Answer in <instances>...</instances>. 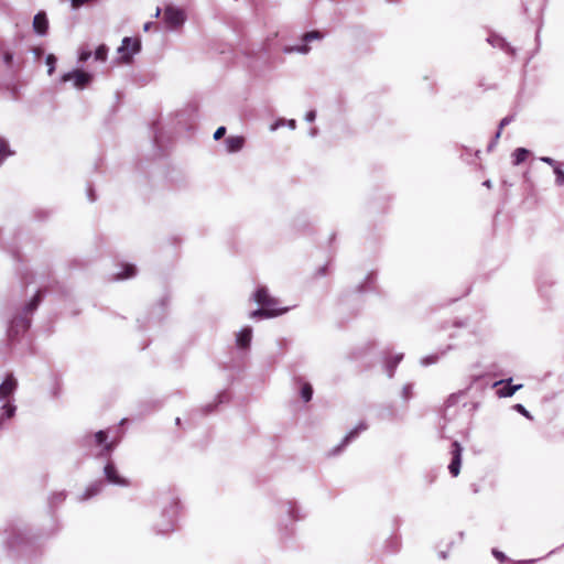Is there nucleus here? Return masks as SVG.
Segmentation results:
<instances>
[{
  "instance_id": "obj_32",
  "label": "nucleus",
  "mask_w": 564,
  "mask_h": 564,
  "mask_svg": "<svg viewBox=\"0 0 564 564\" xmlns=\"http://www.w3.org/2000/svg\"><path fill=\"white\" fill-rule=\"evenodd\" d=\"M494 555L499 558L500 561H502L505 558V554L502 552H499V551H496L494 550L492 551Z\"/></svg>"
},
{
  "instance_id": "obj_21",
  "label": "nucleus",
  "mask_w": 564,
  "mask_h": 564,
  "mask_svg": "<svg viewBox=\"0 0 564 564\" xmlns=\"http://www.w3.org/2000/svg\"><path fill=\"white\" fill-rule=\"evenodd\" d=\"M310 46L307 44H303V45H299V46H290V47H285L284 48V52L285 53H292V52H299V53H302V54H307L310 52Z\"/></svg>"
},
{
  "instance_id": "obj_9",
  "label": "nucleus",
  "mask_w": 564,
  "mask_h": 564,
  "mask_svg": "<svg viewBox=\"0 0 564 564\" xmlns=\"http://www.w3.org/2000/svg\"><path fill=\"white\" fill-rule=\"evenodd\" d=\"M33 29L40 35L46 34L48 29V21L44 12H39L35 14L33 19Z\"/></svg>"
},
{
  "instance_id": "obj_38",
  "label": "nucleus",
  "mask_w": 564,
  "mask_h": 564,
  "mask_svg": "<svg viewBox=\"0 0 564 564\" xmlns=\"http://www.w3.org/2000/svg\"><path fill=\"white\" fill-rule=\"evenodd\" d=\"M454 400H455V395H451L447 402L448 403H454Z\"/></svg>"
},
{
  "instance_id": "obj_39",
  "label": "nucleus",
  "mask_w": 564,
  "mask_h": 564,
  "mask_svg": "<svg viewBox=\"0 0 564 564\" xmlns=\"http://www.w3.org/2000/svg\"><path fill=\"white\" fill-rule=\"evenodd\" d=\"M543 161H544V162H546V163H549V164H551V163H552V159H550V158L543 159Z\"/></svg>"
},
{
  "instance_id": "obj_11",
  "label": "nucleus",
  "mask_w": 564,
  "mask_h": 564,
  "mask_svg": "<svg viewBox=\"0 0 564 564\" xmlns=\"http://www.w3.org/2000/svg\"><path fill=\"white\" fill-rule=\"evenodd\" d=\"M225 142L228 152H238L245 145V138L241 135H230L226 139Z\"/></svg>"
},
{
  "instance_id": "obj_5",
  "label": "nucleus",
  "mask_w": 564,
  "mask_h": 564,
  "mask_svg": "<svg viewBox=\"0 0 564 564\" xmlns=\"http://www.w3.org/2000/svg\"><path fill=\"white\" fill-rule=\"evenodd\" d=\"M91 79L93 77L89 73H86L80 69H75L70 73H66L61 78L63 83L72 80L74 83V86L78 89L85 88L91 82Z\"/></svg>"
},
{
  "instance_id": "obj_36",
  "label": "nucleus",
  "mask_w": 564,
  "mask_h": 564,
  "mask_svg": "<svg viewBox=\"0 0 564 564\" xmlns=\"http://www.w3.org/2000/svg\"><path fill=\"white\" fill-rule=\"evenodd\" d=\"M153 23L152 22H147L143 26V30L144 31H149L151 28H152Z\"/></svg>"
},
{
  "instance_id": "obj_35",
  "label": "nucleus",
  "mask_w": 564,
  "mask_h": 564,
  "mask_svg": "<svg viewBox=\"0 0 564 564\" xmlns=\"http://www.w3.org/2000/svg\"><path fill=\"white\" fill-rule=\"evenodd\" d=\"M34 53H35V55H36L37 57H40V56L42 55L43 51H42V48H41V47H35V48H34Z\"/></svg>"
},
{
  "instance_id": "obj_12",
  "label": "nucleus",
  "mask_w": 564,
  "mask_h": 564,
  "mask_svg": "<svg viewBox=\"0 0 564 564\" xmlns=\"http://www.w3.org/2000/svg\"><path fill=\"white\" fill-rule=\"evenodd\" d=\"M452 462L448 466L449 471L453 476H458V442L455 441L452 445Z\"/></svg>"
},
{
  "instance_id": "obj_15",
  "label": "nucleus",
  "mask_w": 564,
  "mask_h": 564,
  "mask_svg": "<svg viewBox=\"0 0 564 564\" xmlns=\"http://www.w3.org/2000/svg\"><path fill=\"white\" fill-rule=\"evenodd\" d=\"M135 272H137V269L133 264L124 263V264H122V271H120L116 274V279H118V280L128 279V278L133 276L135 274Z\"/></svg>"
},
{
  "instance_id": "obj_41",
  "label": "nucleus",
  "mask_w": 564,
  "mask_h": 564,
  "mask_svg": "<svg viewBox=\"0 0 564 564\" xmlns=\"http://www.w3.org/2000/svg\"><path fill=\"white\" fill-rule=\"evenodd\" d=\"M326 268H322V274H325Z\"/></svg>"
},
{
  "instance_id": "obj_25",
  "label": "nucleus",
  "mask_w": 564,
  "mask_h": 564,
  "mask_svg": "<svg viewBox=\"0 0 564 564\" xmlns=\"http://www.w3.org/2000/svg\"><path fill=\"white\" fill-rule=\"evenodd\" d=\"M513 409L517 412L521 413L527 419H532L530 412L522 404L518 403V404L513 405Z\"/></svg>"
},
{
  "instance_id": "obj_3",
  "label": "nucleus",
  "mask_w": 564,
  "mask_h": 564,
  "mask_svg": "<svg viewBox=\"0 0 564 564\" xmlns=\"http://www.w3.org/2000/svg\"><path fill=\"white\" fill-rule=\"evenodd\" d=\"M141 48V42L138 37H124L118 52L120 53V59L123 63H129L132 55L138 53Z\"/></svg>"
},
{
  "instance_id": "obj_13",
  "label": "nucleus",
  "mask_w": 564,
  "mask_h": 564,
  "mask_svg": "<svg viewBox=\"0 0 564 564\" xmlns=\"http://www.w3.org/2000/svg\"><path fill=\"white\" fill-rule=\"evenodd\" d=\"M108 438V434L105 431H98L94 434V440L96 445H104V449L106 452H110L112 449V443H106Z\"/></svg>"
},
{
  "instance_id": "obj_19",
  "label": "nucleus",
  "mask_w": 564,
  "mask_h": 564,
  "mask_svg": "<svg viewBox=\"0 0 564 564\" xmlns=\"http://www.w3.org/2000/svg\"><path fill=\"white\" fill-rule=\"evenodd\" d=\"M11 154L9 145L6 140L0 139V164L3 162L6 158Z\"/></svg>"
},
{
  "instance_id": "obj_17",
  "label": "nucleus",
  "mask_w": 564,
  "mask_h": 564,
  "mask_svg": "<svg viewBox=\"0 0 564 564\" xmlns=\"http://www.w3.org/2000/svg\"><path fill=\"white\" fill-rule=\"evenodd\" d=\"M42 300V292L37 291L36 294L33 296V299L26 304L25 306V313L24 315L28 316L29 313H32L35 311L41 303Z\"/></svg>"
},
{
  "instance_id": "obj_7",
  "label": "nucleus",
  "mask_w": 564,
  "mask_h": 564,
  "mask_svg": "<svg viewBox=\"0 0 564 564\" xmlns=\"http://www.w3.org/2000/svg\"><path fill=\"white\" fill-rule=\"evenodd\" d=\"M105 475H106L107 480L111 484L119 485V486H128L129 485L128 480L118 474L117 468L111 463H108L105 466Z\"/></svg>"
},
{
  "instance_id": "obj_16",
  "label": "nucleus",
  "mask_w": 564,
  "mask_h": 564,
  "mask_svg": "<svg viewBox=\"0 0 564 564\" xmlns=\"http://www.w3.org/2000/svg\"><path fill=\"white\" fill-rule=\"evenodd\" d=\"M101 487H102L101 482H96V484L90 485L86 489L84 495L82 496L80 500L84 501V500H87V499L98 495L101 491Z\"/></svg>"
},
{
  "instance_id": "obj_1",
  "label": "nucleus",
  "mask_w": 564,
  "mask_h": 564,
  "mask_svg": "<svg viewBox=\"0 0 564 564\" xmlns=\"http://www.w3.org/2000/svg\"><path fill=\"white\" fill-rule=\"evenodd\" d=\"M252 299L260 306L249 314V317L252 319L273 318L288 311L286 307L280 306V301L272 296L265 286H259L253 293Z\"/></svg>"
},
{
  "instance_id": "obj_10",
  "label": "nucleus",
  "mask_w": 564,
  "mask_h": 564,
  "mask_svg": "<svg viewBox=\"0 0 564 564\" xmlns=\"http://www.w3.org/2000/svg\"><path fill=\"white\" fill-rule=\"evenodd\" d=\"M252 338V330L249 327L241 329L237 335V346L241 350H246L250 347Z\"/></svg>"
},
{
  "instance_id": "obj_18",
  "label": "nucleus",
  "mask_w": 564,
  "mask_h": 564,
  "mask_svg": "<svg viewBox=\"0 0 564 564\" xmlns=\"http://www.w3.org/2000/svg\"><path fill=\"white\" fill-rule=\"evenodd\" d=\"M313 397V388L308 382H304L301 388V398L304 402H310Z\"/></svg>"
},
{
  "instance_id": "obj_30",
  "label": "nucleus",
  "mask_w": 564,
  "mask_h": 564,
  "mask_svg": "<svg viewBox=\"0 0 564 564\" xmlns=\"http://www.w3.org/2000/svg\"><path fill=\"white\" fill-rule=\"evenodd\" d=\"M3 59H4V63H6L8 66H10V65L12 64V61H13V55H12V53H10V52H6V53L3 54Z\"/></svg>"
},
{
  "instance_id": "obj_31",
  "label": "nucleus",
  "mask_w": 564,
  "mask_h": 564,
  "mask_svg": "<svg viewBox=\"0 0 564 564\" xmlns=\"http://www.w3.org/2000/svg\"><path fill=\"white\" fill-rule=\"evenodd\" d=\"M6 409H7L8 416L11 417L14 413L15 408L11 404H7Z\"/></svg>"
},
{
  "instance_id": "obj_26",
  "label": "nucleus",
  "mask_w": 564,
  "mask_h": 564,
  "mask_svg": "<svg viewBox=\"0 0 564 564\" xmlns=\"http://www.w3.org/2000/svg\"><path fill=\"white\" fill-rule=\"evenodd\" d=\"M554 173L556 175V183L558 185H564V172L561 169L555 167Z\"/></svg>"
},
{
  "instance_id": "obj_34",
  "label": "nucleus",
  "mask_w": 564,
  "mask_h": 564,
  "mask_svg": "<svg viewBox=\"0 0 564 564\" xmlns=\"http://www.w3.org/2000/svg\"><path fill=\"white\" fill-rule=\"evenodd\" d=\"M177 508H178L177 502H173V507H172V514L173 516H175L177 513Z\"/></svg>"
},
{
  "instance_id": "obj_14",
  "label": "nucleus",
  "mask_w": 564,
  "mask_h": 564,
  "mask_svg": "<svg viewBox=\"0 0 564 564\" xmlns=\"http://www.w3.org/2000/svg\"><path fill=\"white\" fill-rule=\"evenodd\" d=\"M530 155V151L524 149V148H518L514 150V152L512 153V163L513 165H519L523 162L527 161V159L529 158Z\"/></svg>"
},
{
  "instance_id": "obj_29",
  "label": "nucleus",
  "mask_w": 564,
  "mask_h": 564,
  "mask_svg": "<svg viewBox=\"0 0 564 564\" xmlns=\"http://www.w3.org/2000/svg\"><path fill=\"white\" fill-rule=\"evenodd\" d=\"M90 56H91V52L90 51H82L80 54H79V61L80 62H86Z\"/></svg>"
},
{
  "instance_id": "obj_40",
  "label": "nucleus",
  "mask_w": 564,
  "mask_h": 564,
  "mask_svg": "<svg viewBox=\"0 0 564 564\" xmlns=\"http://www.w3.org/2000/svg\"><path fill=\"white\" fill-rule=\"evenodd\" d=\"M169 531H173V524L170 525V528H167L166 530H164V532H169Z\"/></svg>"
},
{
  "instance_id": "obj_6",
  "label": "nucleus",
  "mask_w": 564,
  "mask_h": 564,
  "mask_svg": "<svg viewBox=\"0 0 564 564\" xmlns=\"http://www.w3.org/2000/svg\"><path fill=\"white\" fill-rule=\"evenodd\" d=\"M512 378L496 381L492 387L496 388V394L499 398L512 397L517 391L522 389V384H511Z\"/></svg>"
},
{
  "instance_id": "obj_2",
  "label": "nucleus",
  "mask_w": 564,
  "mask_h": 564,
  "mask_svg": "<svg viewBox=\"0 0 564 564\" xmlns=\"http://www.w3.org/2000/svg\"><path fill=\"white\" fill-rule=\"evenodd\" d=\"M30 325L31 319L26 315L19 314L14 316L8 328L9 340H19L20 336L23 335L29 329Z\"/></svg>"
},
{
  "instance_id": "obj_37",
  "label": "nucleus",
  "mask_w": 564,
  "mask_h": 564,
  "mask_svg": "<svg viewBox=\"0 0 564 564\" xmlns=\"http://www.w3.org/2000/svg\"><path fill=\"white\" fill-rule=\"evenodd\" d=\"M160 14H161V9H160V8H156L154 17H155V18H159V17H160Z\"/></svg>"
},
{
  "instance_id": "obj_23",
  "label": "nucleus",
  "mask_w": 564,
  "mask_h": 564,
  "mask_svg": "<svg viewBox=\"0 0 564 564\" xmlns=\"http://www.w3.org/2000/svg\"><path fill=\"white\" fill-rule=\"evenodd\" d=\"M512 120H513V116H508V117H505V118L500 121V123H499V129H498V131H497V133H496V139H499V138H500L502 129H503L507 124H509Z\"/></svg>"
},
{
  "instance_id": "obj_8",
  "label": "nucleus",
  "mask_w": 564,
  "mask_h": 564,
  "mask_svg": "<svg viewBox=\"0 0 564 564\" xmlns=\"http://www.w3.org/2000/svg\"><path fill=\"white\" fill-rule=\"evenodd\" d=\"M18 382L12 373L8 375L4 381L0 384V398L7 399L17 389Z\"/></svg>"
},
{
  "instance_id": "obj_33",
  "label": "nucleus",
  "mask_w": 564,
  "mask_h": 564,
  "mask_svg": "<svg viewBox=\"0 0 564 564\" xmlns=\"http://www.w3.org/2000/svg\"><path fill=\"white\" fill-rule=\"evenodd\" d=\"M306 119L308 121H313L315 119V112L314 111H310L307 115H306Z\"/></svg>"
},
{
  "instance_id": "obj_28",
  "label": "nucleus",
  "mask_w": 564,
  "mask_h": 564,
  "mask_svg": "<svg viewBox=\"0 0 564 564\" xmlns=\"http://www.w3.org/2000/svg\"><path fill=\"white\" fill-rule=\"evenodd\" d=\"M226 134V128L225 127H219L215 133H214V139L215 140H219L221 139L224 135Z\"/></svg>"
},
{
  "instance_id": "obj_22",
  "label": "nucleus",
  "mask_w": 564,
  "mask_h": 564,
  "mask_svg": "<svg viewBox=\"0 0 564 564\" xmlns=\"http://www.w3.org/2000/svg\"><path fill=\"white\" fill-rule=\"evenodd\" d=\"M323 37V34L319 31H311L303 35L304 42H310L312 40H319Z\"/></svg>"
},
{
  "instance_id": "obj_24",
  "label": "nucleus",
  "mask_w": 564,
  "mask_h": 564,
  "mask_svg": "<svg viewBox=\"0 0 564 564\" xmlns=\"http://www.w3.org/2000/svg\"><path fill=\"white\" fill-rule=\"evenodd\" d=\"M56 57L53 54L46 56V65L48 66V75H52L55 69Z\"/></svg>"
},
{
  "instance_id": "obj_4",
  "label": "nucleus",
  "mask_w": 564,
  "mask_h": 564,
  "mask_svg": "<svg viewBox=\"0 0 564 564\" xmlns=\"http://www.w3.org/2000/svg\"><path fill=\"white\" fill-rule=\"evenodd\" d=\"M163 19L166 25L171 29H177L183 25L185 21V13L182 9L173 6H166L163 13Z\"/></svg>"
},
{
  "instance_id": "obj_27",
  "label": "nucleus",
  "mask_w": 564,
  "mask_h": 564,
  "mask_svg": "<svg viewBox=\"0 0 564 564\" xmlns=\"http://www.w3.org/2000/svg\"><path fill=\"white\" fill-rule=\"evenodd\" d=\"M358 432H359L358 429H355L351 432H349V434L345 437L343 444L344 445L348 444L352 438H355L358 435Z\"/></svg>"
},
{
  "instance_id": "obj_20",
  "label": "nucleus",
  "mask_w": 564,
  "mask_h": 564,
  "mask_svg": "<svg viewBox=\"0 0 564 564\" xmlns=\"http://www.w3.org/2000/svg\"><path fill=\"white\" fill-rule=\"evenodd\" d=\"M108 54V47L104 44L99 45L97 50L95 51V58L97 61H106Z\"/></svg>"
}]
</instances>
